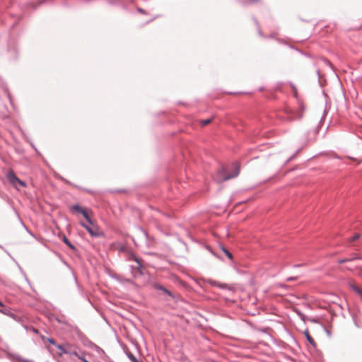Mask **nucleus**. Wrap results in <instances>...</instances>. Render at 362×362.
Returning a JSON list of instances; mask_svg holds the SVG:
<instances>
[{
  "label": "nucleus",
  "mask_w": 362,
  "mask_h": 362,
  "mask_svg": "<svg viewBox=\"0 0 362 362\" xmlns=\"http://www.w3.org/2000/svg\"><path fill=\"white\" fill-rule=\"evenodd\" d=\"M240 172V165L238 163H233V173L231 174H226V171L224 168L220 170L216 177V180L218 182H221L228 180L230 178L235 177L238 175Z\"/></svg>",
  "instance_id": "1"
},
{
  "label": "nucleus",
  "mask_w": 362,
  "mask_h": 362,
  "mask_svg": "<svg viewBox=\"0 0 362 362\" xmlns=\"http://www.w3.org/2000/svg\"><path fill=\"white\" fill-rule=\"evenodd\" d=\"M81 224L88 230L90 235L93 237H98L100 235V232L99 228L92 221H89V222L86 223L81 222Z\"/></svg>",
  "instance_id": "2"
},
{
  "label": "nucleus",
  "mask_w": 362,
  "mask_h": 362,
  "mask_svg": "<svg viewBox=\"0 0 362 362\" xmlns=\"http://www.w3.org/2000/svg\"><path fill=\"white\" fill-rule=\"evenodd\" d=\"M7 177L9 182L16 187H17L18 185H20L23 187L25 186V183L19 180L13 172L8 173Z\"/></svg>",
  "instance_id": "3"
},
{
  "label": "nucleus",
  "mask_w": 362,
  "mask_h": 362,
  "mask_svg": "<svg viewBox=\"0 0 362 362\" xmlns=\"http://www.w3.org/2000/svg\"><path fill=\"white\" fill-rule=\"evenodd\" d=\"M73 209L83 214L84 218L86 219V222H89V221H91L89 216L90 211H88V209L81 208L78 205L74 206Z\"/></svg>",
  "instance_id": "4"
},
{
  "label": "nucleus",
  "mask_w": 362,
  "mask_h": 362,
  "mask_svg": "<svg viewBox=\"0 0 362 362\" xmlns=\"http://www.w3.org/2000/svg\"><path fill=\"white\" fill-rule=\"evenodd\" d=\"M304 334L307 339V340L308 341V342L313 345V346H315L316 344H315V340L313 339V338L310 336V333H309V331L308 329L305 330L304 331Z\"/></svg>",
  "instance_id": "5"
},
{
  "label": "nucleus",
  "mask_w": 362,
  "mask_h": 362,
  "mask_svg": "<svg viewBox=\"0 0 362 362\" xmlns=\"http://www.w3.org/2000/svg\"><path fill=\"white\" fill-rule=\"evenodd\" d=\"M351 286L354 291L360 295L362 299V291L360 289V288L354 283L351 284Z\"/></svg>",
  "instance_id": "6"
},
{
  "label": "nucleus",
  "mask_w": 362,
  "mask_h": 362,
  "mask_svg": "<svg viewBox=\"0 0 362 362\" xmlns=\"http://www.w3.org/2000/svg\"><path fill=\"white\" fill-rule=\"evenodd\" d=\"M209 283L213 286H219L221 288H226V286H227L226 284H221V283L217 282L214 280H209Z\"/></svg>",
  "instance_id": "7"
},
{
  "label": "nucleus",
  "mask_w": 362,
  "mask_h": 362,
  "mask_svg": "<svg viewBox=\"0 0 362 362\" xmlns=\"http://www.w3.org/2000/svg\"><path fill=\"white\" fill-rule=\"evenodd\" d=\"M212 121V119H202L199 121V123L202 127H204L206 125L209 124Z\"/></svg>",
  "instance_id": "8"
},
{
  "label": "nucleus",
  "mask_w": 362,
  "mask_h": 362,
  "mask_svg": "<svg viewBox=\"0 0 362 362\" xmlns=\"http://www.w3.org/2000/svg\"><path fill=\"white\" fill-rule=\"evenodd\" d=\"M222 250L229 259H233V255L229 251H228L226 248L223 247L222 248Z\"/></svg>",
  "instance_id": "9"
},
{
  "label": "nucleus",
  "mask_w": 362,
  "mask_h": 362,
  "mask_svg": "<svg viewBox=\"0 0 362 362\" xmlns=\"http://www.w3.org/2000/svg\"><path fill=\"white\" fill-rule=\"evenodd\" d=\"M57 349L59 350H60V353H59V355L62 356L63 354H65L66 353V351H65V349H64V347L62 346V345H57Z\"/></svg>",
  "instance_id": "10"
},
{
  "label": "nucleus",
  "mask_w": 362,
  "mask_h": 362,
  "mask_svg": "<svg viewBox=\"0 0 362 362\" xmlns=\"http://www.w3.org/2000/svg\"><path fill=\"white\" fill-rule=\"evenodd\" d=\"M359 237H360L359 234H356L353 237H351L349 240H350V242L355 241L356 240L358 239Z\"/></svg>",
  "instance_id": "11"
},
{
  "label": "nucleus",
  "mask_w": 362,
  "mask_h": 362,
  "mask_svg": "<svg viewBox=\"0 0 362 362\" xmlns=\"http://www.w3.org/2000/svg\"><path fill=\"white\" fill-rule=\"evenodd\" d=\"M357 258H358L357 257H354V259H357ZM353 259H354V258H353ZM351 260H352V259H344L340 260L339 262V263H345V262H350Z\"/></svg>",
  "instance_id": "12"
},
{
  "label": "nucleus",
  "mask_w": 362,
  "mask_h": 362,
  "mask_svg": "<svg viewBox=\"0 0 362 362\" xmlns=\"http://www.w3.org/2000/svg\"><path fill=\"white\" fill-rule=\"evenodd\" d=\"M64 242L67 245H69L70 247H72V248L74 247H73V245L69 243V241L68 240V239H67L66 237H64Z\"/></svg>",
  "instance_id": "13"
},
{
  "label": "nucleus",
  "mask_w": 362,
  "mask_h": 362,
  "mask_svg": "<svg viewBox=\"0 0 362 362\" xmlns=\"http://www.w3.org/2000/svg\"><path fill=\"white\" fill-rule=\"evenodd\" d=\"M157 288H158V289H160V290L163 291L164 292H165V293H168V295H170V293L168 290H166L165 288H163L162 286H158Z\"/></svg>",
  "instance_id": "14"
},
{
  "label": "nucleus",
  "mask_w": 362,
  "mask_h": 362,
  "mask_svg": "<svg viewBox=\"0 0 362 362\" xmlns=\"http://www.w3.org/2000/svg\"><path fill=\"white\" fill-rule=\"evenodd\" d=\"M48 341L52 344H55V341L53 339H48Z\"/></svg>",
  "instance_id": "15"
},
{
  "label": "nucleus",
  "mask_w": 362,
  "mask_h": 362,
  "mask_svg": "<svg viewBox=\"0 0 362 362\" xmlns=\"http://www.w3.org/2000/svg\"><path fill=\"white\" fill-rule=\"evenodd\" d=\"M139 11L141 12V13H143V10L141 8H139Z\"/></svg>",
  "instance_id": "16"
},
{
  "label": "nucleus",
  "mask_w": 362,
  "mask_h": 362,
  "mask_svg": "<svg viewBox=\"0 0 362 362\" xmlns=\"http://www.w3.org/2000/svg\"><path fill=\"white\" fill-rule=\"evenodd\" d=\"M0 306H1V307H3V306H4L3 303H2L1 301H0Z\"/></svg>",
  "instance_id": "17"
},
{
  "label": "nucleus",
  "mask_w": 362,
  "mask_h": 362,
  "mask_svg": "<svg viewBox=\"0 0 362 362\" xmlns=\"http://www.w3.org/2000/svg\"><path fill=\"white\" fill-rule=\"evenodd\" d=\"M346 268L347 269H351V267H348V266H346Z\"/></svg>",
  "instance_id": "18"
},
{
  "label": "nucleus",
  "mask_w": 362,
  "mask_h": 362,
  "mask_svg": "<svg viewBox=\"0 0 362 362\" xmlns=\"http://www.w3.org/2000/svg\"><path fill=\"white\" fill-rule=\"evenodd\" d=\"M293 278L288 279V281H291V280H293Z\"/></svg>",
  "instance_id": "19"
},
{
  "label": "nucleus",
  "mask_w": 362,
  "mask_h": 362,
  "mask_svg": "<svg viewBox=\"0 0 362 362\" xmlns=\"http://www.w3.org/2000/svg\"><path fill=\"white\" fill-rule=\"evenodd\" d=\"M25 362H30V361H25Z\"/></svg>",
  "instance_id": "20"
}]
</instances>
